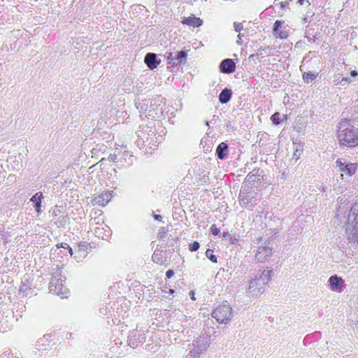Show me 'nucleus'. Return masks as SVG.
<instances>
[{"label":"nucleus","mask_w":358,"mask_h":358,"mask_svg":"<svg viewBox=\"0 0 358 358\" xmlns=\"http://www.w3.org/2000/svg\"><path fill=\"white\" fill-rule=\"evenodd\" d=\"M272 270H264L252 278L247 288V293L250 296H257L265 291L266 285L271 280Z\"/></svg>","instance_id":"f257e3e1"},{"label":"nucleus","mask_w":358,"mask_h":358,"mask_svg":"<svg viewBox=\"0 0 358 358\" xmlns=\"http://www.w3.org/2000/svg\"><path fill=\"white\" fill-rule=\"evenodd\" d=\"M338 138L341 145L348 147L358 145V131L346 121L340 123Z\"/></svg>","instance_id":"f03ea898"},{"label":"nucleus","mask_w":358,"mask_h":358,"mask_svg":"<svg viewBox=\"0 0 358 358\" xmlns=\"http://www.w3.org/2000/svg\"><path fill=\"white\" fill-rule=\"evenodd\" d=\"M64 280L62 279L61 270L57 268L56 271L52 274L49 285L50 292L59 296L61 298H67L69 291L68 288L64 285Z\"/></svg>","instance_id":"7ed1b4c3"},{"label":"nucleus","mask_w":358,"mask_h":358,"mask_svg":"<svg viewBox=\"0 0 358 358\" xmlns=\"http://www.w3.org/2000/svg\"><path fill=\"white\" fill-rule=\"evenodd\" d=\"M212 316L217 322L227 324L231 320L234 316L232 308L227 301H224L214 310Z\"/></svg>","instance_id":"20e7f679"},{"label":"nucleus","mask_w":358,"mask_h":358,"mask_svg":"<svg viewBox=\"0 0 358 358\" xmlns=\"http://www.w3.org/2000/svg\"><path fill=\"white\" fill-rule=\"evenodd\" d=\"M209 347V342L206 337H200L193 341L187 354L188 358H199Z\"/></svg>","instance_id":"39448f33"},{"label":"nucleus","mask_w":358,"mask_h":358,"mask_svg":"<svg viewBox=\"0 0 358 358\" xmlns=\"http://www.w3.org/2000/svg\"><path fill=\"white\" fill-rule=\"evenodd\" d=\"M255 194L256 193L253 190H241L239 193V201L241 205L245 208L252 210V208L256 204Z\"/></svg>","instance_id":"423d86ee"},{"label":"nucleus","mask_w":358,"mask_h":358,"mask_svg":"<svg viewBox=\"0 0 358 358\" xmlns=\"http://www.w3.org/2000/svg\"><path fill=\"white\" fill-rule=\"evenodd\" d=\"M145 334L144 332L134 329L129 331L127 337V343L130 347L136 348L145 343Z\"/></svg>","instance_id":"0eeeda50"},{"label":"nucleus","mask_w":358,"mask_h":358,"mask_svg":"<svg viewBox=\"0 0 358 358\" xmlns=\"http://www.w3.org/2000/svg\"><path fill=\"white\" fill-rule=\"evenodd\" d=\"M158 99H159V97L152 99H144L141 101L136 102V106L141 113L148 112V115L150 116V113L155 110L154 106L157 103Z\"/></svg>","instance_id":"6e6552de"},{"label":"nucleus","mask_w":358,"mask_h":358,"mask_svg":"<svg viewBox=\"0 0 358 358\" xmlns=\"http://www.w3.org/2000/svg\"><path fill=\"white\" fill-rule=\"evenodd\" d=\"M272 255L271 248L265 245L258 248L255 258L259 262H265Z\"/></svg>","instance_id":"1a4fd4ad"},{"label":"nucleus","mask_w":358,"mask_h":358,"mask_svg":"<svg viewBox=\"0 0 358 358\" xmlns=\"http://www.w3.org/2000/svg\"><path fill=\"white\" fill-rule=\"evenodd\" d=\"M90 248V243L87 242H80L75 248L76 256L75 258L77 261H80L85 258L87 255V250Z\"/></svg>","instance_id":"9d476101"},{"label":"nucleus","mask_w":358,"mask_h":358,"mask_svg":"<svg viewBox=\"0 0 358 358\" xmlns=\"http://www.w3.org/2000/svg\"><path fill=\"white\" fill-rule=\"evenodd\" d=\"M336 163L339 168V171L342 173L341 175L345 173L347 176H351L355 173L356 167L354 164L343 163L341 159H337Z\"/></svg>","instance_id":"9b49d317"},{"label":"nucleus","mask_w":358,"mask_h":358,"mask_svg":"<svg viewBox=\"0 0 358 358\" xmlns=\"http://www.w3.org/2000/svg\"><path fill=\"white\" fill-rule=\"evenodd\" d=\"M236 64L231 59H225L220 65V70L224 73H231L235 71Z\"/></svg>","instance_id":"f8f14e48"},{"label":"nucleus","mask_w":358,"mask_h":358,"mask_svg":"<svg viewBox=\"0 0 358 358\" xmlns=\"http://www.w3.org/2000/svg\"><path fill=\"white\" fill-rule=\"evenodd\" d=\"M346 233L350 240L358 242V224L347 223Z\"/></svg>","instance_id":"ddd939ff"},{"label":"nucleus","mask_w":358,"mask_h":358,"mask_svg":"<svg viewBox=\"0 0 358 358\" xmlns=\"http://www.w3.org/2000/svg\"><path fill=\"white\" fill-rule=\"evenodd\" d=\"M144 62L151 70L156 69L159 64V62L157 59V55L152 52H149L145 55Z\"/></svg>","instance_id":"4468645a"},{"label":"nucleus","mask_w":358,"mask_h":358,"mask_svg":"<svg viewBox=\"0 0 358 358\" xmlns=\"http://www.w3.org/2000/svg\"><path fill=\"white\" fill-rule=\"evenodd\" d=\"M347 223H350V224H358V202L355 203L351 207L348 214Z\"/></svg>","instance_id":"2eb2a0df"},{"label":"nucleus","mask_w":358,"mask_h":358,"mask_svg":"<svg viewBox=\"0 0 358 358\" xmlns=\"http://www.w3.org/2000/svg\"><path fill=\"white\" fill-rule=\"evenodd\" d=\"M281 27L282 22L276 20L274 23L273 34L281 39L287 38L288 36V32L285 30H282Z\"/></svg>","instance_id":"dca6fc26"},{"label":"nucleus","mask_w":358,"mask_h":358,"mask_svg":"<svg viewBox=\"0 0 358 358\" xmlns=\"http://www.w3.org/2000/svg\"><path fill=\"white\" fill-rule=\"evenodd\" d=\"M330 287L332 290H338L343 287V280L337 275H332L329 279Z\"/></svg>","instance_id":"f3484780"},{"label":"nucleus","mask_w":358,"mask_h":358,"mask_svg":"<svg viewBox=\"0 0 358 358\" xmlns=\"http://www.w3.org/2000/svg\"><path fill=\"white\" fill-rule=\"evenodd\" d=\"M187 52L185 50L176 52L173 62V66H178L185 62L187 59Z\"/></svg>","instance_id":"a211bd4d"},{"label":"nucleus","mask_w":358,"mask_h":358,"mask_svg":"<svg viewBox=\"0 0 358 358\" xmlns=\"http://www.w3.org/2000/svg\"><path fill=\"white\" fill-rule=\"evenodd\" d=\"M202 20L199 17L194 16L183 17L182 23L192 27H199L202 24Z\"/></svg>","instance_id":"6ab92c4d"},{"label":"nucleus","mask_w":358,"mask_h":358,"mask_svg":"<svg viewBox=\"0 0 358 358\" xmlns=\"http://www.w3.org/2000/svg\"><path fill=\"white\" fill-rule=\"evenodd\" d=\"M111 198V194L109 192H106L104 194H101L96 196L94 199V201L95 203L99 205V206H105L106 203H108Z\"/></svg>","instance_id":"aec40b11"},{"label":"nucleus","mask_w":358,"mask_h":358,"mask_svg":"<svg viewBox=\"0 0 358 358\" xmlns=\"http://www.w3.org/2000/svg\"><path fill=\"white\" fill-rule=\"evenodd\" d=\"M164 253L165 252L161 250H155L152 256V261L155 263L159 264H164L166 262Z\"/></svg>","instance_id":"412c9836"},{"label":"nucleus","mask_w":358,"mask_h":358,"mask_svg":"<svg viewBox=\"0 0 358 358\" xmlns=\"http://www.w3.org/2000/svg\"><path fill=\"white\" fill-rule=\"evenodd\" d=\"M228 145L222 142L220 143L216 149V155L220 159H224L227 155Z\"/></svg>","instance_id":"4be33fe9"},{"label":"nucleus","mask_w":358,"mask_h":358,"mask_svg":"<svg viewBox=\"0 0 358 358\" xmlns=\"http://www.w3.org/2000/svg\"><path fill=\"white\" fill-rule=\"evenodd\" d=\"M232 91L230 89L225 88L222 90L219 95V101L221 103H227L231 98Z\"/></svg>","instance_id":"5701e85b"},{"label":"nucleus","mask_w":358,"mask_h":358,"mask_svg":"<svg viewBox=\"0 0 358 358\" xmlns=\"http://www.w3.org/2000/svg\"><path fill=\"white\" fill-rule=\"evenodd\" d=\"M317 75V73L315 74L310 71L305 72L303 74V79L305 83H310L316 78Z\"/></svg>","instance_id":"b1692460"},{"label":"nucleus","mask_w":358,"mask_h":358,"mask_svg":"<svg viewBox=\"0 0 358 358\" xmlns=\"http://www.w3.org/2000/svg\"><path fill=\"white\" fill-rule=\"evenodd\" d=\"M43 198V194L42 192H38L37 193H36L31 199H30V201L33 202V203H35V204L36 203H38V201H41V199Z\"/></svg>","instance_id":"393cba45"},{"label":"nucleus","mask_w":358,"mask_h":358,"mask_svg":"<svg viewBox=\"0 0 358 358\" xmlns=\"http://www.w3.org/2000/svg\"><path fill=\"white\" fill-rule=\"evenodd\" d=\"M213 251L210 249H208L206 252V257L213 263H217V257L213 254Z\"/></svg>","instance_id":"a878e982"},{"label":"nucleus","mask_w":358,"mask_h":358,"mask_svg":"<svg viewBox=\"0 0 358 358\" xmlns=\"http://www.w3.org/2000/svg\"><path fill=\"white\" fill-rule=\"evenodd\" d=\"M280 113L276 112L271 115V120L274 124H279L280 123Z\"/></svg>","instance_id":"bb28decb"},{"label":"nucleus","mask_w":358,"mask_h":358,"mask_svg":"<svg viewBox=\"0 0 358 358\" xmlns=\"http://www.w3.org/2000/svg\"><path fill=\"white\" fill-rule=\"evenodd\" d=\"M175 54H176V52H166L165 57H166V59L168 60L169 64H171L173 65V62Z\"/></svg>","instance_id":"cd10ccee"},{"label":"nucleus","mask_w":358,"mask_h":358,"mask_svg":"<svg viewBox=\"0 0 358 358\" xmlns=\"http://www.w3.org/2000/svg\"><path fill=\"white\" fill-rule=\"evenodd\" d=\"M199 248V243L197 241H194L189 244V249L191 252H195Z\"/></svg>","instance_id":"c85d7f7f"},{"label":"nucleus","mask_w":358,"mask_h":358,"mask_svg":"<svg viewBox=\"0 0 358 358\" xmlns=\"http://www.w3.org/2000/svg\"><path fill=\"white\" fill-rule=\"evenodd\" d=\"M68 216H62L58 218V222L60 225H65L69 221Z\"/></svg>","instance_id":"c756f323"},{"label":"nucleus","mask_w":358,"mask_h":358,"mask_svg":"<svg viewBox=\"0 0 358 358\" xmlns=\"http://www.w3.org/2000/svg\"><path fill=\"white\" fill-rule=\"evenodd\" d=\"M234 27L236 32H239L243 29L242 23L235 22L234 23Z\"/></svg>","instance_id":"7c9ffc66"},{"label":"nucleus","mask_w":358,"mask_h":358,"mask_svg":"<svg viewBox=\"0 0 358 358\" xmlns=\"http://www.w3.org/2000/svg\"><path fill=\"white\" fill-rule=\"evenodd\" d=\"M210 231L214 236H217L220 233V229L217 228L215 224L210 227Z\"/></svg>","instance_id":"2f4dec72"},{"label":"nucleus","mask_w":358,"mask_h":358,"mask_svg":"<svg viewBox=\"0 0 358 358\" xmlns=\"http://www.w3.org/2000/svg\"><path fill=\"white\" fill-rule=\"evenodd\" d=\"M340 202H341V205L338 207V212L342 213V210L345 209V206H343L342 204L345 203V200H343V198H341Z\"/></svg>","instance_id":"473e14b6"},{"label":"nucleus","mask_w":358,"mask_h":358,"mask_svg":"<svg viewBox=\"0 0 358 358\" xmlns=\"http://www.w3.org/2000/svg\"><path fill=\"white\" fill-rule=\"evenodd\" d=\"M301 153H302V150L296 149V150L294 152V157H296V160H297L300 157Z\"/></svg>","instance_id":"72a5a7b5"},{"label":"nucleus","mask_w":358,"mask_h":358,"mask_svg":"<svg viewBox=\"0 0 358 358\" xmlns=\"http://www.w3.org/2000/svg\"><path fill=\"white\" fill-rule=\"evenodd\" d=\"M117 158V155H116L115 154H110V155L108 156V160H109L110 162H116Z\"/></svg>","instance_id":"f704fd0d"},{"label":"nucleus","mask_w":358,"mask_h":358,"mask_svg":"<svg viewBox=\"0 0 358 358\" xmlns=\"http://www.w3.org/2000/svg\"><path fill=\"white\" fill-rule=\"evenodd\" d=\"M339 80V83L341 84L343 81H345V82H351V80L347 77H343V76H339L338 77V79Z\"/></svg>","instance_id":"c9c22d12"},{"label":"nucleus","mask_w":358,"mask_h":358,"mask_svg":"<svg viewBox=\"0 0 358 358\" xmlns=\"http://www.w3.org/2000/svg\"><path fill=\"white\" fill-rule=\"evenodd\" d=\"M41 201H38V203H36L35 204L36 211L38 213H41Z\"/></svg>","instance_id":"e433bc0d"},{"label":"nucleus","mask_w":358,"mask_h":358,"mask_svg":"<svg viewBox=\"0 0 358 358\" xmlns=\"http://www.w3.org/2000/svg\"><path fill=\"white\" fill-rule=\"evenodd\" d=\"M174 272L173 270L169 269L166 272V277L168 278H171L172 276H173Z\"/></svg>","instance_id":"4c0bfd02"},{"label":"nucleus","mask_w":358,"mask_h":358,"mask_svg":"<svg viewBox=\"0 0 358 358\" xmlns=\"http://www.w3.org/2000/svg\"><path fill=\"white\" fill-rule=\"evenodd\" d=\"M57 246V248H62L64 249H68V248H69V245L66 243H61L59 245L58 244Z\"/></svg>","instance_id":"58836bf2"},{"label":"nucleus","mask_w":358,"mask_h":358,"mask_svg":"<svg viewBox=\"0 0 358 358\" xmlns=\"http://www.w3.org/2000/svg\"><path fill=\"white\" fill-rule=\"evenodd\" d=\"M288 5H289V2L287 1L280 2V7L282 9L285 8L286 7H287Z\"/></svg>","instance_id":"ea45409f"},{"label":"nucleus","mask_w":358,"mask_h":358,"mask_svg":"<svg viewBox=\"0 0 358 358\" xmlns=\"http://www.w3.org/2000/svg\"><path fill=\"white\" fill-rule=\"evenodd\" d=\"M306 38L308 39V41L310 42H315V39H316V36H313V37H310V36H306Z\"/></svg>","instance_id":"a19ab883"},{"label":"nucleus","mask_w":358,"mask_h":358,"mask_svg":"<svg viewBox=\"0 0 358 358\" xmlns=\"http://www.w3.org/2000/svg\"><path fill=\"white\" fill-rule=\"evenodd\" d=\"M248 180H252L254 181L255 179H253V178L256 177V175L255 174H252V175L250 174L248 176Z\"/></svg>","instance_id":"79ce46f5"},{"label":"nucleus","mask_w":358,"mask_h":358,"mask_svg":"<svg viewBox=\"0 0 358 358\" xmlns=\"http://www.w3.org/2000/svg\"><path fill=\"white\" fill-rule=\"evenodd\" d=\"M238 40L236 41V43L239 45L242 44V41H241V34H239L238 35Z\"/></svg>","instance_id":"37998d69"},{"label":"nucleus","mask_w":358,"mask_h":358,"mask_svg":"<svg viewBox=\"0 0 358 358\" xmlns=\"http://www.w3.org/2000/svg\"><path fill=\"white\" fill-rule=\"evenodd\" d=\"M155 219L161 221L162 219V217L160 215H155Z\"/></svg>","instance_id":"c03bdc74"},{"label":"nucleus","mask_w":358,"mask_h":358,"mask_svg":"<svg viewBox=\"0 0 358 358\" xmlns=\"http://www.w3.org/2000/svg\"><path fill=\"white\" fill-rule=\"evenodd\" d=\"M350 75L352 76V77H355L356 76H357V73L356 71H352L351 73H350Z\"/></svg>","instance_id":"a18cd8bd"},{"label":"nucleus","mask_w":358,"mask_h":358,"mask_svg":"<svg viewBox=\"0 0 358 358\" xmlns=\"http://www.w3.org/2000/svg\"><path fill=\"white\" fill-rule=\"evenodd\" d=\"M68 250H69V253H70L71 256H72V255H73V249L69 246V248H68Z\"/></svg>","instance_id":"49530a36"},{"label":"nucleus","mask_w":358,"mask_h":358,"mask_svg":"<svg viewBox=\"0 0 358 358\" xmlns=\"http://www.w3.org/2000/svg\"><path fill=\"white\" fill-rule=\"evenodd\" d=\"M190 294L192 295L191 299L192 300H195L194 294L193 292H190Z\"/></svg>","instance_id":"de8ad7c7"},{"label":"nucleus","mask_w":358,"mask_h":358,"mask_svg":"<svg viewBox=\"0 0 358 358\" xmlns=\"http://www.w3.org/2000/svg\"><path fill=\"white\" fill-rule=\"evenodd\" d=\"M94 221H95V219H94V220H90V224L91 226H92V225H93V224H94Z\"/></svg>","instance_id":"09e8293b"},{"label":"nucleus","mask_w":358,"mask_h":358,"mask_svg":"<svg viewBox=\"0 0 358 358\" xmlns=\"http://www.w3.org/2000/svg\"><path fill=\"white\" fill-rule=\"evenodd\" d=\"M24 289H25V288H24V285H23V286H22V287H20V292H22V291H24Z\"/></svg>","instance_id":"8fccbe9b"},{"label":"nucleus","mask_w":358,"mask_h":358,"mask_svg":"<svg viewBox=\"0 0 358 358\" xmlns=\"http://www.w3.org/2000/svg\"><path fill=\"white\" fill-rule=\"evenodd\" d=\"M174 292H175V290H174V289H169V293H171V294L174 293Z\"/></svg>","instance_id":"3c124183"},{"label":"nucleus","mask_w":358,"mask_h":358,"mask_svg":"<svg viewBox=\"0 0 358 358\" xmlns=\"http://www.w3.org/2000/svg\"><path fill=\"white\" fill-rule=\"evenodd\" d=\"M227 236H228V233L227 232L223 233V236L224 237H226Z\"/></svg>","instance_id":"603ef678"},{"label":"nucleus","mask_w":358,"mask_h":358,"mask_svg":"<svg viewBox=\"0 0 358 358\" xmlns=\"http://www.w3.org/2000/svg\"><path fill=\"white\" fill-rule=\"evenodd\" d=\"M6 356H7V355H6V354H5V355H1V357H0V358H4V357H6Z\"/></svg>","instance_id":"864d4df0"},{"label":"nucleus","mask_w":358,"mask_h":358,"mask_svg":"<svg viewBox=\"0 0 358 358\" xmlns=\"http://www.w3.org/2000/svg\"><path fill=\"white\" fill-rule=\"evenodd\" d=\"M161 238H163L164 234L159 235Z\"/></svg>","instance_id":"5fc2aeb1"}]
</instances>
